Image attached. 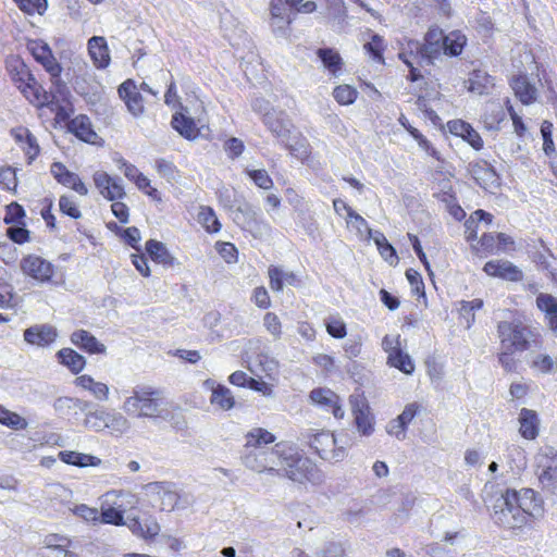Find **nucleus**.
<instances>
[{
    "label": "nucleus",
    "mask_w": 557,
    "mask_h": 557,
    "mask_svg": "<svg viewBox=\"0 0 557 557\" xmlns=\"http://www.w3.org/2000/svg\"><path fill=\"white\" fill-rule=\"evenodd\" d=\"M58 456L62 462L79 468L97 467L101 463V460L96 456L74 450H61Z\"/></svg>",
    "instance_id": "4c0bfd02"
},
{
    "label": "nucleus",
    "mask_w": 557,
    "mask_h": 557,
    "mask_svg": "<svg viewBox=\"0 0 557 557\" xmlns=\"http://www.w3.org/2000/svg\"><path fill=\"white\" fill-rule=\"evenodd\" d=\"M400 125L410 134V136L417 140L421 149H423L429 156L436 161H441L442 157L440 151L433 147V145L426 139V137L416 127H413L408 119L404 115L399 117Z\"/></svg>",
    "instance_id": "ea45409f"
},
{
    "label": "nucleus",
    "mask_w": 557,
    "mask_h": 557,
    "mask_svg": "<svg viewBox=\"0 0 557 557\" xmlns=\"http://www.w3.org/2000/svg\"><path fill=\"white\" fill-rule=\"evenodd\" d=\"M350 404L358 431L362 435H370L374 428L368 405L358 396H350Z\"/></svg>",
    "instance_id": "72a5a7b5"
},
{
    "label": "nucleus",
    "mask_w": 557,
    "mask_h": 557,
    "mask_svg": "<svg viewBox=\"0 0 557 557\" xmlns=\"http://www.w3.org/2000/svg\"><path fill=\"white\" fill-rule=\"evenodd\" d=\"M0 424L14 431H23L28 425L27 420L25 418H23L16 412L7 409L2 405H0Z\"/></svg>",
    "instance_id": "a18cd8bd"
},
{
    "label": "nucleus",
    "mask_w": 557,
    "mask_h": 557,
    "mask_svg": "<svg viewBox=\"0 0 557 557\" xmlns=\"http://www.w3.org/2000/svg\"><path fill=\"white\" fill-rule=\"evenodd\" d=\"M281 478L307 486L320 484L323 481V473L313 460L287 445Z\"/></svg>",
    "instance_id": "39448f33"
},
{
    "label": "nucleus",
    "mask_w": 557,
    "mask_h": 557,
    "mask_svg": "<svg viewBox=\"0 0 557 557\" xmlns=\"http://www.w3.org/2000/svg\"><path fill=\"white\" fill-rule=\"evenodd\" d=\"M317 55L331 75L337 76L342 72L344 62L341 54L335 49L320 48L317 50Z\"/></svg>",
    "instance_id": "79ce46f5"
},
{
    "label": "nucleus",
    "mask_w": 557,
    "mask_h": 557,
    "mask_svg": "<svg viewBox=\"0 0 557 557\" xmlns=\"http://www.w3.org/2000/svg\"><path fill=\"white\" fill-rule=\"evenodd\" d=\"M26 50L34 61L49 75L51 84L60 87L62 85L63 66L49 44L40 38L27 39Z\"/></svg>",
    "instance_id": "9d476101"
},
{
    "label": "nucleus",
    "mask_w": 557,
    "mask_h": 557,
    "mask_svg": "<svg viewBox=\"0 0 557 557\" xmlns=\"http://www.w3.org/2000/svg\"><path fill=\"white\" fill-rule=\"evenodd\" d=\"M496 329L500 348L509 350L523 352L541 338L539 332L520 319L499 321Z\"/></svg>",
    "instance_id": "423d86ee"
},
{
    "label": "nucleus",
    "mask_w": 557,
    "mask_h": 557,
    "mask_svg": "<svg viewBox=\"0 0 557 557\" xmlns=\"http://www.w3.org/2000/svg\"><path fill=\"white\" fill-rule=\"evenodd\" d=\"M74 384L76 387H79L84 391H88L96 399L100 401H106L109 398V387L107 384L102 382H97L89 374L78 375L74 380Z\"/></svg>",
    "instance_id": "e433bc0d"
},
{
    "label": "nucleus",
    "mask_w": 557,
    "mask_h": 557,
    "mask_svg": "<svg viewBox=\"0 0 557 557\" xmlns=\"http://www.w3.org/2000/svg\"><path fill=\"white\" fill-rule=\"evenodd\" d=\"M494 77L481 69L472 70L463 81V87L472 94L486 95L494 87Z\"/></svg>",
    "instance_id": "2f4dec72"
},
{
    "label": "nucleus",
    "mask_w": 557,
    "mask_h": 557,
    "mask_svg": "<svg viewBox=\"0 0 557 557\" xmlns=\"http://www.w3.org/2000/svg\"><path fill=\"white\" fill-rule=\"evenodd\" d=\"M4 69L10 81L20 94L37 110L49 109L54 114V122L62 124L74 112L69 91L60 99L48 91L36 78L33 71L18 54H9L4 59Z\"/></svg>",
    "instance_id": "f03ea898"
},
{
    "label": "nucleus",
    "mask_w": 557,
    "mask_h": 557,
    "mask_svg": "<svg viewBox=\"0 0 557 557\" xmlns=\"http://www.w3.org/2000/svg\"><path fill=\"white\" fill-rule=\"evenodd\" d=\"M197 222L209 234H216L221 231L222 224L214 211L210 206H200L197 214Z\"/></svg>",
    "instance_id": "37998d69"
},
{
    "label": "nucleus",
    "mask_w": 557,
    "mask_h": 557,
    "mask_svg": "<svg viewBox=\"0 0 557 557\" xmlns=\"http://www.w3.org/2000/svg\"><path fill=\"white\" fill-rule=\"evenodd\" d=\"M145 251L152 262L163 268L169 269L180 265L178 260L171 253L165 244L160 240L148 239L145 244Z\"/></svg>",
    "instance_id": "c756f323"
},
{
    "label": "nucleus",
    "mask_w": 557,
    "mask_h": 557,
    "mask_svg": "<svg viewBox=\"0 0 557 557\" xmlns=\"http://www.w3.org/2000/svg\"><path fill=\"white\" fill-rule=\"evenodd\" d=\"M309 398L313 405L319 407L325 412L332 413L337 420H341L345 416V411L342 406L341 397L330 388L317 387L313 388Z\"/></svg>",
    "instance_id": "a211bd4d"
},
{
    "label": "nucleus",
    "mask_w": 557,
    "mask_h": 557,
    "mask_svg": "<svg viewBox=\"0 0 557 557\" xmlns=\"http://www.w3.org/2000/svg\"><path fill=\"white\" fill-rule=\"evenodd\" d=\"M70 339L74 346L89 355H102L106 352V346L86 330L74 331Z\"/></svg>",
    "instance_id": "f704fd0d"
},
{
    "label": "nucleus",
    "mask_w": 557,
    "mask_h": 557,
    "mask_svg": "<svg viewBox=\"0 0 557 557\" xmlns=\"http://www.w3.org/2000/svg\"><path fill=\"white\" fill-rule=\"evenodd\" d=\"M333 97L341 106L354 103L358 97V90L347 84L338 85L333 89Z\"/></svg>",
    "instance_id": "3c124183"
},
{
    "label": "nucleus",
    "mask_w": 557,
    "mask_h": 557,
    "mask_svg": "<svg viewBox=\"0 0 557 557\" xmlns=\"http://www.w3.org/2000/svg\"><path fill=\"white\" fill-rule=\"evenodd\" d=\"M535 302L537 309L544 314L548 330L557 337V298L552 294L540 293Z\"/></svg>",
    "instance_id": "7c9ffc66"
},
{
    "label": "nucleus",
    "mask_w": 557,
    "mask_h": 557,
    "mask_svg": "<svg viewBox=\"0 0 557 557\" xmlns=\"http://www.w3.org/2000/svg\"><path fill=\"white\" fill-rule=\"evenodd\" d=\"M59 541L66 542L65 539H59L57 535L46 537V554L44 557H66L69 554L67 544H60Z\"/></svg>",
    "instance_id": "6e6d98bb"
},
{
    "label": "nucleus",
    "mask_w": 557,
    "mask_h": 557,
    "mask_svg": "<svg viewBox=\"0 0 557 557\" xmlns=\"http://www.w3.org/2000/svg\"><path fill=\"white\" fill-rule=\"evenodd\" d=\"M206 122L207 110L205 104L199 101L198 109L196 110V116H190L187 107H181V110L173 113L171 126L183 138L187 140H195L200 136L201 129L206 126Z\"/></svg>",
    "instance_id": "9b49d317"
},
{
    "label": "nucleus",
    "mask_w": 557,
    "mask_h": 557,
    "mask_svg": "<svg viewBox=\"0 0 557 557\" xmlns=\"http://www.w3.org/2000/svg\"><path fill=\"white\" fill-rule=\"evenodd\" d=\"M472 250L480 257H487L496 253V233H483Z\"/></svg>",
    "instance_id": "de8ad7c7"
},
{
    "label": "nucleus",
    "mask_w": 557,
    "mask_h": 557,
    "mask_svg": "<svg viewBox=\"0 0 557 557\" xmlns=\"http://www.w3.org/2000/svg\"><path fill=\"white\" fill-rule=\"evenodd\" d=\"M382 348L387 355V364L404 374L410 375L414 372V363L403 347L400 335H385L382 339Z\"/></svg>",
    "instance_id": "ddd939ff"
},
{
    "label": "nucleus",
    "mask_w": 557,
    "mask_h": 557,
    "mask_svg": "<svg viewBox=\"0 0 557 557\" xmlns=\"http://www.w3.org/2000/svg\"><path fill=\"white\" fill-rule=\"evenodd\" d=\"M483 271L491 277H497L509 282H520L523 280V272L508 260L487 261Z\"/></svg>",
    "instance_id": "b1692460"
},
{
    "label": "nucleus",
    "mask_w": 557,
    "mask_h": 557,
    "mask_svg": "<svg viewBox=\"0 0 557 557\" xmlns=\"http://www.w3.org/2000/svg\"><path fill=\"white\" fill-rule=\"evenodd\" d=\"M10 135L23 151L27 164H32L40 154L41 148L36 136L26 126L18 125L10 129Z\"/></svg>",
    "instance_id": "6ab92c4d"
},
{
    "label": "nucleus",
    "mask_w": 557,
    "mask_h": 557,
    "mask_svg": "<svg viewBox=\"0 0 557 557\" xmlns=\"http://www.w3.org/2000/svg\"><path fill=\"white\" fill-rule=\"evenodd\" d=\"M18 10L25 15H45L49 3L48 0H13Z\"/></svg>",
    "instance_id": "49530a36"
},
{
    "label": "nucleus",
    "mask_w": 557,
    "mask_h": 557,
    "mask_svg": "<svg viewBox=\"0 0 557 557\" xmlns=\"http://www.w3.org/2000/svg\"><path fill=\"white\" fill-rule=\"evenodd\" d=\"M88 54L97 70H104L111 63L108 42L102 36H94L87 42Z\"/></svg>",
    "instance_id": "c85d7f7f"
},
{
    "label": "nucleus",
    "mask_w": 557,
    "mask_h": 557,
    "mask_svg": "<svg viewBox=\"0 0 557 557\" xmlns=\"http://www.w3.org/2000/svg\"><path fill=\"white\" fill-rule=\"evenodd\" d=\"M17 305V296L13 285L0 277V308L12 309Z\"/></svg>",
    "instance_id": "09e8293b"
},
{
    "label": "nucleus",
    "mask_w": 557,
    "mask_h": 557,
    "mask_svg": "<svg viewBox=\"0 0 557 557\" xmlns=\"http://www.w3.org/2000/svg\"><path fill=\"white\" fill-rule=\"evenodd\" d=\"M515 97L524 106H530L537 100V89L525 73L511 76L508 81Z\"/></svg>",
    "instance_id": "a878e982"
},
{
    "label": "nucleus",
    "mask_w": 557,
    "mask_h": 557,
    "mask_svg": "<svg viewBox=\"0 0 557 557\" xmlns=\"http://www.w3.org/2000/svg\"><path fill=\"white\" fill-rule=\"evenodd\" d=\"M104 497L99 510V524L127 525L134 535L146 541L154 540L160 533V524L153 517L143 521L135 516L125 521V512L138 509L140 505L137 494L126 490H112L107 492Z\"/></svg>",
    "instance_id": "7ed1b4c3"
},
{
    "label": "nucleus",
    "mask_w": 557,
    "mask_h": 557,
    "mask_svg": "<svg viewBox=\"0 0 557 557\" xmlns=\"http://www.w3.org/2000/svg\"><path fill=\"white\" fill-rule=\"evenodd\" d=\"M423 411H425V408L421 403L413 401L407 404L403 412L388 423V434L395 436L398 440H404L406 437L409 424Z\"/></svg>",
    "instance_id": "aec40b11"
},
{
    "label": "nucleus",
    "mask_w": 557,
    "mask_h": 557,
    "mask_svg": "<svg viewBox=\"0 0 557 557\" xmlns=\"http://www.w3.org/2000/svg\"><path fill=\"white\" fill-rule=\"evenodd\" d=\"M540 482L557 495V466L545 469L540 475Z\"/></svg>",
    "instance_id": "774afa93"
},
{
    "label": "nucleus",
    "mask_w": 557,
    "mask_h": 557,
    "mask_svg": "<svg viewBox=\"0 0 557 557\" xmlns=\"http://www.w3.org/2000/svg\"><path fill=\"white\" fill-rule=\"evenodd\" d=\"M541 134L543 137V150L546 156H552L556 149L553 140V123L550 121H543L541 124Z\"/></svg>",
    "instance_id": "0e129e2a"
},
{
    "label": "nucleus",
    "mask_w": 557,
    "mask_h": 557,
    "mask_svg": "<svg viewBox=\"0 0 557 557\" xmlns=\"http://www.w3.org/2000/svg\"><path fill=\"white\" fill-rule=\"evenodd\" d=\"M286 447L287 444L283 442L276 443L272 449L244 453L242 460L248 469L257 473H267L281 478Z\"/></svg>",
    "instance_id": "1a4fd4ad"
},
{
    "label": "nucleus",
    "mask_w": 557,
    "mask_h": 557,
    "mask_svg": "<svg viewBox=\"0 0 557 557\" xmlns=\"http://www.w3.org/2000/svg\"><path fill=\"white\" fill-rule=\"evenodd\" d=\"M247 175L252 180L256 186H258L261 189L269 190L273 187L274 182L272 177L269 175V173L261 169V170H248Z\"/></svg>",
    "instance_id": "69168bd1"
},
{
    "label": "nucleus",
    "mask_w": 557,
    "mask_h": 557,
    "mask_svg": "<svg viewBox=\"0 0 557 557\" xmlns=\"http://www.w3.org/2000/svg\"><path fill=\"white\" fill-rule=\"evenodd\" d=\"M518 420L521 437L528 441H533L539 436L540 419L535 410L522 408Z\"/></svg>",
    "instance_id": "c9c22d12"
},
{
    "label": "nucleus",
    "mask_w": 557,
    "mask_h": 557,
    "mask_svg": "<svg viewBox=\"0 0 557 557\" xmlns=\"http://www.w3.org/2000/svg\"><path fill=\"white\" fill-rule=\"evenodd\" d=\"M107 227L115 235H117L126 245H128L136 251H139V249H141L139 245L141 240V234L138 227L129 226L123 228L119 226L115 222H109L107 224Z\"/></svg>",
    "instance_id": "a19ab883"
},
{
    "label": "nucleus",
    "mask_w": 557,
    "mask_h": 557,
    "mask_svg": "<svg viewBox=\"0 0 557 557\" xmlns=\"http://www.w3.org/2000/svg\"><path fill=\"white\" fill-rule=\"evenodd\" d=\"M135 186L150 197L152 200L161 201V195L157 188L151 186L150 180L141 172L133 182Z\"/></svg>",
    "instance_id": "e2e57ef3"
},
{
    "label": "nucleus",
    "mask_w": 557,
    "mask_h": 557,
    "mask_svg": "<svg viewBox=\"0 0 557 557\" xmlns=\"http://www.w3.org/2000/svg\"><path fill=\"white\" fill-rule=\"evenodd\" d=\"M119 97L125 103L128 112L134 116H140L145 112L144 97L134 79L124 81L117 88Z\"/></svg>",
    "instance_id": "412c9836"
},
{
    "label": "nucleus",
    "mask_w": 557,
    "mask_h": 557,
    "mask_svg": "<svg viewBox=\"0 0 557 557\" xmlns=\"http://www.w3.org/2000/svg\"><path fill=\"white\" fill-rule=\"evenodd\" d=\"M446 126L453 136L461 138L474 150L480 151L484 148V140L480 133L465 120H450L447 122Z\"/></svg>",
    "instance_id": "4be33fe9"
},
{
    "label": "nucleus",
    "mask_w": 557,
    "mask_h": 557,
    "mask_svg": "<svg viewBox=\"0 0 557 557\" xmlns=\"http://www.w3.org/2000/svg\"><path fill=\"white\" fill-rule=\"evenodd\" d=\"M144 499L153 509L172 511L178 504L180 495L168 482H150L143 487Z\"/></svg>",
    "instance_id": "f8f14e48"
},
{
    "label": "nucleus",
    "mask_w": 557,
    "mask_h": 557,
    "mask_svg": "<svg viewBox=\"0 0 557 557\" xmlns=\"http://www.w3.org/2000/svg\"><path fill=\"white\" fill-rule=\"evenodd\" d=\"M50 172L59 184L71 188L81 196L88 194V187L79 175L70 171L62 162H53L50 166Z\"/></svg>",
    "instance_id": "5701e85b"
},
{
    "label": "nucleus",
    "mask_w": 557,
    "mask_h": 557,
    "mask_svg": "<svg viewBox=\"0 0 557 557\" xmlns=\"http://www.w3.org/2000/svg\"><path fill=\"white\" fill-rule=\"evenodd\" d=\"M17 185L18 180L16 175V169L10 165L2 166L0 169V188L15 194Z\"/></svg>",
    "instance_id": "864d4df0"
},
{
    "label": "nucleus",
    "mask_w": 557,
    "mask_h": 557,
    "mask_svg": "<svg viewBox=\"0 0 557 557\" xmlns=\"http://www.w3.org/2000/svg\"><path fill=\"white\" fill-rule=\"evenodd\" d=\"M5 235L11 242L17 245H23L30 240V231L26 228L25 224L8 227Z\"/></svg>",
    "instance_id": "338daca9"
},
{
    "label": "nucleus",
    "mask_w": 557,
    "mask_h": 557,
    "mask_svg": "<svg viewBox=\"0 0 557 557\" xmlns=\"http://www.w3.org/2000/svg\"><path fill=\"white\" fill-rule=\"evenodd\" d=\"M58 361L73 374L81 373L86 367V359L72 348H62L57 352Z\"/></svg>",
    "instance_id": "58836bf2"
},
{
    "label": "nucleus",
    "mask_w": 557,
    "mask_h": 557,
    "mask_svg": "<svg viewBox=\"0 0 557 557\" xmlns=\"http://www.w3.org/2000/svg\"><path fill=\"white\" fill-rule=\"evenodd\" d=\"M219 256L227 263L238 262V250L233 243L219 240L214 245Z\"/></svg>",
    "instance_id": "13d9d810"
},
{
    "label": "nucleus",
    "mask_w": 557,
    "mask_h": 557,
    "mask_svg": "<svg viewBox=\"0 0 557 557\" xmlns=\"http://www.w3.org/2000/svg\"><path fill=\"white\" fill-rule=\"evenodd\" d=\"M483 300L480 298L472 299L470 301L461 300L459 302L458 312L461 318L467 321L468 326L474 323L475 315L474 311L483 308Z\"/></svg>",
    "instance_id": "8fccbe9b"
},
{
    "label": "nucleus",
    "mask_w": 557,
    "mask_h": 557,
    "mask_svg": "<svg viewBox=\"0 0 557 557\" xmlns=\"http://www.w3.org/2000/svg\"><path fill=\"white\" fill-rule=\"evenodd\" d=\"M22 273L38 284L50 283L54 276V265L42 257L29 253L20 261Z\"/></svg>",
    "instance_id": "dca6fc26"
},
{
    "label": "nucleus",
    "mask_w": 557,
    "mask_h": 557,
    "mask_svg": "<svg viewBox=\"0 0 557 557\" xmlns=\"http://www.w3.org/2000/svg\"><path fill=\"white\" fill-rule=\"evenodd\" d=\"M205 385L211 389L210 404L214 408L222 411H231L236 407L235 396L227 386L215 383L210 379L205 382Z\"/></svg>",
    "instance_id": "cd10ccee"
},
{
    "label": "nucleus",
    "mask_w": 557,
    "mask_h": 557,
    "mask_svg": "<svg viewBox=\"0 0 557 557\" xmlns=\"http://www.w3.org/2000/svg\"><path fill=\"white\" fill-rule=\"evenodd\" d=\"M467 171L475 184L487 193H495L502 186L499 174L484 159H475L469 162Z\"/></svg>",
    "instance_id": "2eb2a0df"
},
{
    "label": "nucleus",
    "mask_w": 557,
    "mask_h": 557,
    "mask_svg": "<svg viewBox=\"0 0 557 557\" xmlns=\"http://www.w3.org/2000/svg\"><path fill=\"white\" fill-rule=\"evenodd\" d=\"M326 332L336 339H342L347 335V326L344 320L338 315H331L324 320Z\"/></svg>",
    "instance_id": "603ef678"
},
{
    "label": "nucleus",
    "mask_w": 557,
    "mask_h": 557,
    "mask_svg": "<svg viewBox=\"0 0 557 557\" xmlns=\"http://www.w3.org/2000/svg\"><path fill=\"white\" fill-rule=\"evenodd\" d=\"M268 277L270 288L274 293H280L283 290L285 283V272L280 267L270 265L268 268Z\"/></svg>",
    "instance_id": "052dcab7"
},
{
    "label": "nucleus",
    "mask_w": 557,
    "mask_h": 557,
    "mask_svg": "<svg viewBox=\"0 0 557 557\" xmlns=\"http://www.w3.org/2000/svg\"><path fill=\"white\" fill-rule=\"evenodd\" d=\"M24 341L33 346L48 347L58 338V331L50 324H36L24 331Z\"/></svg>",
    "instance_id": "bb28decb"
},
{
    "label": "nucleus",
    "mask_w": 557,
    "mask_h": 557,
    "mask_svg": "<svg viewBox=\"0 0 557 557\" xmlns=\"http://www.w3.org/2000/svg\"><path fill=\"white\" fill-rule=\"evenodd\" d=\"M26 218V212L18 202L12 201L11 203L5 206V214L3 218L4 224H20L24 225V220Z\"/></svg>",
    "instance_id": "5fc2aeb1"
},
{
    "label": "nucleus",
    "mask_w": 557,
    "mask_h": 557,
    "mask_svg": "<svg viewBox=\"0 0 557 557\" xmlns=\"http://www.w3.org/2000/svg\"><path fill=\"white\" fill-rule=\"evenodd\" d=\"M507 511L513 520V528L532 525L535 513L542 509V502L532 488H507L502 495Z\"/></svg>",
    "instance_id": "20e7f679"
},
{
    "label": "nucleus",
    "mask_w": 557,
    "mask_h": 557,
    "mask_svg": "<svg viewBox=\"0 0 557 557\" xmlns=\"http://www.w3.org/2000/svg\"><path fill=\"white\" fill-rule=\"evenodd\" d=\"M375 244L377 246V250L382 258L389 262L391 264L397 262L398 257L396 253L395 248L388 243L386 237L381 234L379 237L375 238Z\"/></svg>",
    "instance_id": "bf43d9fd"
},
{
    "label": "nucleus",
    "mask_w": 557,
    "mask_h": 557,
    "mask_svg": "<svg viewBox=\"0 0 557 557\" xmlns=\"http://www.w3.org/2000/svg\"><path fill=\"white\" fill-rule=\"evenodd\" d=\"M85 424L96 432L109 430L112 434L123 433L128 429V421L122 413L104 409L89 412L85 418Z\"/></svg>",
    "instance_id": "4468645a"
},
{
    "label": "nucleus",
    "mask_w": 557,
    "mask_h": 557,
    "mask_svg": "<svg viewBox=\"0 0 557 557\" xmlns=\"http://www.w3.org/2000/svg\"><path fill=\"white\" fill-rule=\"evenodd\" d=\"M263 325L265 330L275 338L278 339L283 334V326L278 315L274 312H267L263 317Z\"/></svg>",
    "instance_id": "680f3d73"
},
{
    "label": "nucleus",
    "mask_w": 557,
    "mask_h": 557,
    "mask_svg": "<svg viewBox=\"0 0 557 557\" xmlns=\"http://www.w3.org/2000/svg\"><path fill=\"white\" fill-rule=\"evenodd\" d=\"M302 436L309 450L324 461L337 463L347 457V443H339L330 430H313Z\"/></svg>",
    "instance_id": "0eeeda50"
},
{
    "label": "nucleus",
    "mask_w": 557,
    "mask_h": 557,
    "mask_svg": "<svg viewBox=\"0 0 557 557\" xmlns=\"http://www.w3.org/2000/svg\"><path fill=\"white\" fill-rule=\"evenodd\" d=\"M467 44L468 38L462 30L454 29L446 34L442 27L434 24L426 29L421 41L413 38L404 39L397 58L408 67L407 81L417 83L431 74V67L442 55L460 57Z\"/></svg>",
    "instance_id": "f257e3e1"
},
{
    "label": "nucleus",
    "mask_w": 557,
    "mask_h": 557,
    "mask_svg": "<svg viewBox=\"0 0 557 557\" xmlns=\"http://www.w3.org/2000/svg\"><path fill=\"white\" fill-rule=\"evenodd\" d=\"M276 441V436L264 428H252L245 434L244 453H258Z\"/></svg>",
    "instance_id": "473e14b6"
},
{
    "label": "nucleus",
    "mask_w": 557,
    "mask_h": 557,
    "mask_svg": "<svg viewBox=\"0 0 557 557\" xmlns=\"http://www.w3.org/2000/svg\"><path fill=\"white\" fill-rule=\"evenodd\" d=\"M164 401L163 392L159 388L141 385L133 389L124 404V410L138 418H157L160 416V407Z\"/></svg>",
    "instance_id": "6e6552de"
},
{
    "label": "nucleus",
    "mask_w": 557,
    "mask_h": 557,
    "mask_svg": "<svg viewBox=\"0 0 557 557\" xmlns=\"http://www.w3.org/2000/svg\"><path fill=\"white\" fill-rule=\"evenodd\" d=\"M92 182L98 194L108 201L123 200L126 190L121 177L99 170L92 174Z\"/></svg>",
    "instance_id": "f3484780"
},
{
    "label": "nucleus",
    "mask_w": 557,
    "mask_h": 557,
    "mask_svg": "<svg viewBox=\"0 0 557 557\" xmlns=\"http://www.w3.org/2000/svg\"><path fill=\"white\" fill-rule=\"evenodd\" d=\"M386 47L387 45L381 35L372 34L370 40L363 45V50L373 62L384 65Z\"/></svg>",
    "instance_id": "c03bdc74"
},
{
    "label": "nucleus",
    "mask_w": 557,
    "mask_h": 557,
    "mask_svg": "<svg viewBox=\"0 0 557 557\" xmlns=\"http://www.w3.org/2000/svg\"><path fill=\"white\" fill-rule=\"evenodd\" d=\"M64 123L67 124L69 132L79 140L91 145L98 144L100 137L94 129L91 120L86 114H78L73 119L70 115L69 120Z\"/></svg>",
    "instance_id": "393cba45"
},
{
    "label": "nucleus",
    "mask_w": 557,
    "mask_h": 557,
    "mask_svg": "<svg viewBox=\"0 0 557 557\" xmlns=\"http://www.w3.org/2000/svg\"><path fill=\"white\" fill-rule=\"evenodd\" d=\"M59 210L62 214L67 215L73 220H78L82 216V212L76 200L70 195H62L60 197Z\"/></svg>",
    "instance_id": "4d7b16f0"
}]
</instances>
